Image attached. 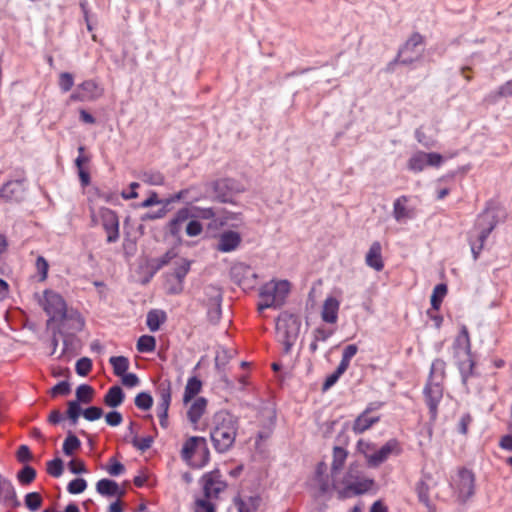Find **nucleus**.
Here are the masks:
<instances>
[{"instance_id":"1a4fd4ad","label":"nucleus","mask_w":512,"mask_h":512,"mask_svg":"<svg viewBox=\"0 0 512 512\" xmlns=\"http://www.w3.org/2000/svg\"><path fill=\"white\" fill-rule=\"evenodd\" d=\"M231 278L244 290H252L257 285L258 275L253 268L244 264L236 263L231 267Z\"/></svg>"},{"instance_id":"37998d69","label":"nucleus","mask_w":512,"mask_h":512,"mask_svg":"<svg viewBox=\"0 0 512 512\" xmlns=\"http://www.w3.org/2000/svg\"><path fill=\"white\" fill-rule=\"evenodd\" d=\"M140 179L149 185H162L164 177L157 171H144L140 175Z\"/></svg>"},{"instance_id":"de8ad7c7","label":"nucleus","mask_w":512,"mask_h":512,"mask_svg":"<svg viewBox=\"0 0 512 512\" xmlns=\"http://www.w3.org/2000/svg\"><path fill=\"white\" fill-rule=\"evenodd\" d=\"M203 230V227L199 221H197L195 218H190L185 223V232L187 236L189 237H195L201 234Z\"/></svg>"},{"instance_id":"473e14b6","label":"nucleus","mask_w":512,"mask_h":512,"mask_svg":"<svg viewBox=\"0 0 512 512\" xmlns=\"http://www.w3.org/2000/svg\"><path fill=\"white\" fill-rule=\"evenodd\" d=\"M427 166L426 153L418 151L414 153L408 160L407 167L410 171L418 173Z\"/></svg>"},{"instance_id":"864d4df0","label":"nucleus","mask_w":512,"mask_h":512,"mask_svg":"<svg viewBox=\"0 0 512 512\" xmlns=\"http://www.w3.org/2000/svg\"><path fill=\"white\" fill-rule=\"evenodd\" d=\"M232 358V352L225 349V348H219L216 351L215 355V365L217 368L223 367L226 365V363L229 361V359Z\"/></svg>"},{"instance_id":"49530a36","label":"nucleus","mask_w":512,"mask_h":512,"mask_svg":"<svg viewBox=\"0 0 512 512\" xmlns=\"http://www.w3.org/2000/svg\"><path fill=\"white\" fill-rule=\"evenodd\" d=\"M25 505L30 511L38 510L42 505L41 495L37 492H31L26 494Z\"/></svg>"},{"instance_id":"09e8293b","label":"nucleus","mask_w":512,"mask_h":512,"mask_svg":"<svg viewBox=\"0 0 512 512\" xmlns=\"http://www.w3.org/2000/svg\"><path fill=\"white\" fill-rule=\"evenodd\" d=\"M36 477V471L31 466H25L17 475L18 480L22 484L31 483Z\"/></svg>"},{"instance_id":"680f3d73","label":"nucleus","mask_w":512,"mask_h":512,"mask_svg":"<svg viewBox=\"0 0 512 512\" xmlns=\"http://www.w3.org/2000/svg\"><path fill=\"white\" fill-rule=\"evenodd\" d=\"M36 268H37L38 273L40 274V281L46 280L49 265L44 257H42V256L37 257Z\"/></svg>"},{"instance_id":"a18cd8bd","label":"nucleus","mask_w":512,"mask_h":512,"mask_svg":"<svg viewBox=\"0 0 512 512\" xmlns=\"http://www.w3.org/2000/svg\"><path fill=\"white\" fill-rule=\"evenodd\" d=\"M191 212V218H201V219H217V213L212 208H200V207H192L189 208Z\"/></svg>"},{"instance_id":"412c9836","label":"nucleus","mask_w":512,"mask_h":512,"mask_svg":"<svg viewBox=\"0 0 512 512\" xmlns=\"http://www.w3.org/2000/svg\"><path fill=\"white\" fill-rule=\"evenodd\" d=\"M241 243V236L238 232L235 231H226L223 232L217 244V250L221 252H231L234 251Z\"/></svg>"},{"instance_id":"4c0bfd02","label":"nucleus","mask_w":512,"mask_h":512,"mask_svg":"<svg viewBox=\"0 0 512 512\" xmlns=\"http://www.w3.org/2000/svg\"><path fill=\"white\" fill-rule=\"evenodd\" d=\"M156 348V340L153 336L142 335L137 341V350L141 353L153 352Z\"/></svg>"},{"instance_id":"bb28decb","label":"nucleus","mask_w":512,"mask_h":512,"mask_svg":"<svg viewBox=\"0 0 512 512\" xmlns=\"http://www.w3.org/2000/svg\"><path fill=\"white\" fill-rule=\"evenodd\" d=\"M96 490L103 496H122L123 491L120 490L115 481L109 479H101L96 484Z\"/></svg>"},{"instance_id":"3c124183","label":"nucleus","mask_w":512,"mask_h":512,"mask_svg":"<svg viewBox=\"0 0 512 512\" xmlns=\"http://www.w3.org/2000/svg\"><path fill=\"white\" fill-rule=\"evenodd\" d=\"M152 404L153 399L148 393L142 392L135 397V405L139 409L148 410L151 408Z\"/></svg>"},{"instance_id":"6e6552de","label":"nucleus","mask_w":512,"mask_h":512,"mask_svg":"<svg viewBox=\"0 0 512 512\" xmlns=\"http://www.w3.org/2000/svg\"><path fill=\"white\" fill-rule=\"evenodd\" d=\"M38 303L50 317V320H62L66 316L67 307L62 296L52 290H45L38 296Z\"/></svg>"},{"instance_id":"a211bd4d","label":"nucleus","mask_w":512,"mask_h":512,"mask_svg":"<svg viewBox=\"0 0 512 512\" xmlns=\"http://www.w3.org/2000/svg\"><path fill=\"white\" fill-rule=\"evenodd\" d=\"M459 498L466 501L474 494V475L471 471L462 469L459 471L456 482Z\"/></svg>"},{"instance_id":"c03bdc74","label":"nucleus","mask_w":512,"mask_h":512,"mask_svg":"<svg viewBox=\"0 0 512 512\" xmlns=\"http://www.w3.org/2000/svg\"><path fill=\"white\" fill-rule=\"evenodd\" d=\"M1 491L4 493V497L8 501H12L15 506H18L20 503L17 500V494L14 489V486L9 480L1 481Z\"/></svg>"},{"instance_id":"6e6d98bb","label":"nucleus","mask_w":512,"mask_h":512,"mask_svg":"<svg viewBox=\"0 0 512 512\" xmlns=\"http://www.w3.org/2000/svg\"><path fill=\"white\" fill-rule=\"evenodd\" d=\"M74 85V77L69 72H63L59 75V87L62 92H68Z\"/></svg>"},{"instance_id":"72a5a7b5","label":"nucleus","mask_w":512,"mask_h":512,"mask_svg":"<svg viewBox=\"0 0 512 512\" xmlns=\"http://www.w3.org/2000/svg\"><path fill=\"white\" fill-rule=\"evenodd\" d=\"M445 376V362L441 359H436L432 362L430 377L428 382H436L441 384Z\"/></svg>"},{"instance_id":"f8f14e48","label":"nucleus","mask_w":512,"mask_h":512,"mask_svg":"<svg viewBox=\"0 0 512 512\" xmlns=\"http://www.w3.org/2000/svg\"><path fill=\"white\" fill-rule=\"evenodd\" d=\"M211 187L215 192V198L219 202H232L231 193H241L244 188L232 179H221L211 183Z\"/></svg>"},{"instance_id":"9d476101","label":"nucleus","mask_w":512,"mask_h":512,"mask_svg":"<svg viewBox=\"0 0 512 512\" xmlns=\"http://www.w3.org/2000/svg\"><path fill=\"white\" fill-rule=\"evenodd\" d=\"M423 38L420 34L414 33L405 42L398 52V59L402 64H411L422 56Z\"/></svg>"},{"instance_id":"f3484780","label":"nucleus","mask_w":512,"mask_h":512,"mask_svg":"<svg viewBox=\"0 0 512 512\" xmlns=\"http://www.w3.org/2000/svg\"><path fill=\"white\" fill-rule=\"evenodd\" d=\"M25 186L23 180H12L6 182L0 188V199L6 202H19L23 199Z\"/></svg>"},{"instance_id":"e2e57ef3","label":"nucleus","mask_w":512,"mask_h":512,"mask_svg":"<svg viewBox=\"0 0 512 512\" xmlns=\"http://www.w3.org/2000/svg\"><path fill=\"white\" fill-rule=\"evenodd\" d=\"M210 498L198 499L195 503V512H214V505L209 501Z\"/></svg>"},{"instance_id":"393cba45","label":"nucleus","mask_w":512,"mask_h":512,"mask_svg":"<svg viewBox=\"0 0 512 512\" xmlns=\"http://www.w3.org/2000/svg\"><path fill=\"white\" fill-rule=\"evenodd\" d=\"M191 218V212L189 208H182L180 209L174 218L169 222L168 229L169 232L175 236L179 237L181 230L184 226V224Z\"/></svg>"},{"instance_id":"f03ea898","label":"nucleus","mask_w":512,"mask_h":512,"mask_svg":"<svg viewBox=\"0 0 512 512\" xmlns=\"http://www.w3.org/2000/svg\"><path fill=\"white\" fill-rule=\"evenodd\" d=\"M470 338L465 325L461 326L460 333L454 340L453 352L462 376L463 384L469 389V380L473 377L474 362L470 352Z\"/></svg>"},{"instance_id":"13d9d810","label":"nucleus","mask_w":512,"mask_h":512,"mask_svg":"<svg viewBox=\"0 0 512 512\" xmlns=\"http://www.w3.org/2000/svg\"><path fill=\"white\" fill-rule=\"evenodd\" d=\"M92 368V362L89 358L83 357L76 362V372L80 376H86Z\"/></svg>"},{"instance_id":"69168bd1","label":"nucleus","mask_w":512,"mask_h":512,"mask_svg":"<svg viewBox=\"0 0 512 512\" xmlns=\"http://www.w3.org/2000/svg\"><path fill=\"white\" fill-rule=\"evenodd\" d=\"M416 491L419 500L424 503L426 506H429V495H428V486L424 482H419L416 486Z\"/></svg>"},{"instance_id":"7ed1b4c3","label":"nucleus","mask_w":512,"mask_h":512,"mask_svg":"<svg viewBox=\"0 0 512 512\" xmlns=\"http://www.w3.org/2000/svg\"><path fill=\"white\" fill-rule=\"evenodd\" d=\"M372 484V480L360 476L357 464H351L343 481L336 482L334 489L337 491L339 498H349L365 493L371 488Z\"/></svg>"},{"instance_id":"7c9ffc66","label":"nucleus","mask_w":512,"mask_h":512,"mask_svg":"<svg viewBox=\"0 0 512 512\" xmlns=\"http://www.w3.org/2000/svg\"><path fill=\"white\" fill-rule=\"evenodd\" d=\"M166 313L162 310L154 309L148 312L146 324L150 331L159 330L160 326L166 321Z\"/></svg>"},{"instance_id":"f704fd0d","label":"nucleus","mask_w":512,"mask_h":512,"mask_svg":"<svg viewBox=\"0 0 512 512\" xmlns=\"http://www.w3.org/2000/svg\"><path fill=\"white\" fill-rule=\"evenodd\" d=\"M201 387H202V383L198 378H196V377L189 378L187 381V384L185 386L184 397H183L184 402L187 403L194 396H196L200 392Z\"/></svg>"},{"instance_id":"423d86ee","label":"nucleus","mask_w":512,"mask_h":512,"mask_svg":"<svg viewBox=\"0 0 512 512\" xmlns=\"http://www.w3.org/2000/svg\"><path fill=\"white\" fill-rule=\"evenodd\" d=\"M301 320L294 315L283 314L276 323L277 339L284 346V352L289 353L298 340Z\"/></svg>"},{"instance_id":"a19ab883","label":"nucleus","mask_w":512,"mask_h":512,"mask_svg":"<svg viewBox=\"0 0 512 512\" xmlns=\"http://www.w3.org/2000/svg\"><path fill=\"white\" fill-rule=\"evenodd\" d=\"M80 445V440L74 434L69 432L63 443V452L65 455L71 456L74 451L80 447Z\"/></svg>"},{"instance_id":"052dcab7","label":"nucleus","mask_w":512,"mask_h":512,"mask_svg":"<svg viewBox=\"0 0 512 512\" xmlns=\"http://www.w3.org/2000/svg\"><path fill=\"white\" fill-rule=\"evenodd\" d=\"M83 417L88 421H95L102 417L103 410L96 406H91L82 412Z\"/></svg>"},{"instance_id":"cd10ccee","label":"nucleus","mask_w":512,"mask_h":512,"mask_svg":"<svg viewBox=\"0 0 512 512\" xmlns=\"http://www.w3.org/2000/svg\"><path fill=\"white\" fill-rule=\"evenodd\" d=\"M205 294L208 298V304L210 305V307H215L216 318H218L221 314V289L216 286H208L205 289Z\"/></svg>"},{"instance_id":"ea45409f","label":"nucleus","mask_w":512,"mask_h":512,"mask_svg":"<svg viewBox=\"0 0 512 512\" xmlns=\"http://www.w3.org/2000/svg\"><path fill=\"white\" fill-rule=\"evenodd\" d=\"M447 293V287L444 284H438L433 289V293L431 295V306L434 310H438L440 308L441 302L444 296Z\"/></svg>"},{"instance_id":"774afa93","label":"nucleus","mask_w":512,"mask_h":512,"mask_svg":"<svg viewBox=\"0 0 512 512\" xmlns=\"http://www.w3.org/2000/svg\"><path fill=\"white\" fill-rule=\"evenodd\" d=\"M122 415L118 411H111L106 414L105 421L110 426H118L122 423Z\"/></svg>"},{"instance_id":"e433bc0d","label":"nucleus","mask_w":512,"mask_h":512,"mask_svg":"<svg viewBox=\"0 0 512 512\" xmlns=\"http://www.w3.org/2000/svg\"><path fill=\"white\" fill-rule=\"evenodd\" d=\"M109 362L116 376H122L129 368V360L124 356H112Z\"/></svg>"},{"instance_id":"dca6fc26","label":"nucleus","mask_w":512,"mask_h":512,"mask_svg":"<svg viewBox=\"0 0 512 512\" xmlns=\"http://www.w3.org/2000/svg\"><path fill=\"white\" fill-rule=\"evenodd\" d=\"M424 394L430 416L432 419H435L438 412V404L443 396L442 385L436 382H428L424 389Z\"/></svg>"},{"instance_id":"c756f323","label":"nucleus","mask_w":512,"mask_h":512,"mask_svg":"<svg viewBox=\"0 0 512 512\" xmlns=\"http://www.w3.org/2000/svg\"><path fill=\"white\" fill-rule=\"evenodd\" d=\"M221 226L239 227L243 223L242 215L238 212L223 211L216 219Z\"/></svg>"},{"instance_id":"5fc2aeb1","label":"nucleus","mask_w":512,"mask_h":512,"mask_svg":"<svg viewBox=\"0 0 512 512\" xmlns=\"http://www.w3.org/2000/svg\"><path fill=\"white\" fill-rule=\"evenodd\" d=\"M80 414H81V407H80L78 401H70L68 403L67 416L73 425H75L77 423Z\"/></svg>"},{"instance_id":"4d7b16f0","label":"nucleus","mask_w":512,"mask_h":512,"mask_svg":"<svg viewBox=\"0 0 512 512\" xmlns=\"http://www.w3.org/2000/svg\"><path fill=\"white\" fill-rule=\"evenodd\" d=\"M234 502H235L238 512H255V510H256L254 501L252 498H248V500L236 498L234 500Z\"/></svg>"},{"instance_id":"a878e982","label":"nucleus","mask_w":512,"mask_h":512,"mask_svg":"<svg viewBox=\"0 0 512 512\" xmlns=\"http://www.w3.org/2000/svg\"><path fill=\"white\" fill-rule=\"evenodd\" d=\"M379 421L378 416L369 415V411L362 412L354 421L352 430L355 434H362Z\"/></svg>"},{"instance_id":"bf43d9fd","label":"nucleus","mask_w":512,"mask_h":512,"mask_svg":"<svg viewBox=\"0 0 512 512\" xmlns=\"http://www.w3.org/2000/svg\"><path fill=\"white\" fill-rule=\"evenodd\" d=\"M132 443L134 447H136L140 451H146L149 449L153 443V438L151 436H146L142 438H138L137 435H134L132 439Z\"/></svg>"},{"instance_id":"6ab92c4d","label":"nucleus","mask_w":512,"mask_h":512,"mask_svg":"<svg viewBox=\"0 0 512 512\" xmlns=\"http://www.w3.org/2000/svg\"><path fill=\"white\" fill-rule=\"evenodd\" d=\"M190 270V262L182 259L171 275L175 276V286H169V294H179L183 290V280Z\"/></svg>"},{"instance_id":"338daca9","label":"nucleus","mask_w":512,"mask_h":512,"mask_svg":"<svg viewBox=\"0 0 512 512\" xmlns=\"http://www.w3.org/2000/svg\"><path fill=\"white\" fill-rule=\"evenodd\" d=\"M70 392V385L67 381H61L51 389L52 396L67 395Z\"/></svg>"},{"instance_id":"c85d7f7f","label":"nucleus","mask_w":512,"mask_h":512,"mask_svg":"<svg viewBox=\"0 0 512 512\" xmlns=\"http://www.w3.org/2000/svg\"><path fill=\"white\" fill-rule=\"evenodd\" d=\"M124 401V393L120 386H112L104 397V403L111 408L120 406Z\"/></svg>"},{"instance_id":"20e7f679","label":"nucleus","mask_w":512,"mask_h":512,"mask_svg":"<svg viewBox=\"0 0 512 512\" xmlns=\"http://www.w3.org/2000/svg\"><path fill=\"white\" fill-rule=\"evenodd\" d=\"M290 291V283L287 280H271L265 283L260 289V303L258 310L271 307H280L283 305L286 296Z\"/></svg>"},{"instance_id":"9b49d317","label":"nucleus","mask_w":512,"mask_h":512,"mask_svg":"<svg viewBox=\"0 0 512 512\" xmlns=\"http://www.w3.org/2000/svg\"><path fill=\"white\" fill-rule=\"evenodd\" d=\"M202 484L206 498H217L227 486L218 470L206 473L202 477Z\"/></svg>"},{"instance_id":"b1692460","label":"nucleus","mask_w":512,"mask_h":512,"mask_svg":"<svg viewBox=\"0 0 512 512\" xmlns=\"http://www.w3.org/2000/svg\"><path fill=\"white\" fill-rule=\"evenodd\" d=\"M366 264L373 268L376 271H381L383 269V260H382V247L379 242H374L371 244L366 257Z\"/></svg>"},{"instance_id":"8fccbe9b","label":"nucleus","mask_w":512,"mask_h":512,"mask_svg":"<svg viewBox=\"0 0 512 512\" xmlns=\"http://www.w3.org/2000/svg\"><path fill=\"white\" fill-rule=\"evenodd\" d=\"M47 471L53 477H60L63 473V461L60 458L49 461L47 463Z\"/></svg>"},{"instance_id":"4be33fe9","label":"nucleus","mask_w":512,"mask_h":512,"mask_svg":"<svg viewBox=\"0 0 512 512\" xmlns=\"http://www.w3.org/2000/svg\"><path fill=\"white\" fill-rule=\"evenodd\" d=\"M340 307V302L333 296H329L325 299L322 311L321 318L324 322L334 324L338 320V311Z\"/></svg>"},{"instance_id":"39448f33","label":"nucleus","mask_w":512,"mask_h":512,"mask_svg":"<svg viewBox=\"0 0 512 512\" xmlns=\"http://www.w3.org/2000/svg\"><path fill=\"white\" fill-rule=\"evenodd\" d=\"M182 459L192 468H202L209 460V449L204 437L191 436L181 449Z\"/></svg>"},{"instance_id":"0eeeda50","label":"nucleus","mask_w":512,"mask_h":512,"mask_svg":"<svg viewBox=\"0 0 512 512\" xmlns=\"http://www.w3.org/2000/svg\"><path fill=\"white\" fill-rule=\"evenodd\" d=\"M496 225V216L491 211H485L478 217L475 225V229L477 230V239H470L471 251L475 260L478 258L487 237Z\"/></svg>"},{"instance_id":"2eb2a0df","label":"nucleus","mask_w":512,"mask_h":512,"mask_svg":"<svg viewBox=\"0 0 512 512\" xmlns=\"http://www.w3.org/2000/svg\"><path fill=\"white\" fill-rule=\"evenodd\" d=\"M102 225L107 233V242L114 243L119 239V220L114 211L104 208L100 211Z\"/></svg>"},{"instance_id":"79ce46f5","label":"nucleus","mask_w":512,"mask_h":512,"mask_svg":"<svg viewBox=\"0 0 512 512\" xmlns=\"http://www.w3.org/2000/svg\"><path fill=\"white\" fill-rule=\"evenodd\" d=\"M93 394H94V390L91 386H89L87 384H82V385L78 386L76 389V397H77L76 401H78V403L79 402L90 403L92 401Z\"/></svg>"},{"instance_id":"58836bf2","label":"nucleus","mask_w":512,"mask_h":512,"mask_svg":"<svg viewBox=\"0 0 512 512\" xmlns=\"http://www.w3.org/2000/svg\"><path fill=\"white\" fill-rule=\"evenodd\" d=\"M512 96V80L507 81L505 84L501 85L498 90L490 93L487 97L488 101L494 103L501 97H510Z\"/></svg>"},{"instance_id":"0e129e2a","label":"nucleus","mask_w":512,"mask_h":512,"mask_svg":"<svg viewBox=\"0 0 512 512\" xmlns=\"http://www.w3.org/2000/svg\"><path fill=\"white\" fill-rule=\"evenodd\" d=\"M357 450L359 453L363 454L368 461V457L373 454L374 445L361 439L357 442Z\"/></svg>"},{"instance_id":"aec40b11","label":"nucleus","mask_w":512,"mask_h":512,"mask_svg":"<svg viewBox=\"0 0 512 512\" xmlns=\"http://www.w3.org/2000/svg\"><path fill=\"white\" fill-rule=\"evenodd\" d=\"M171 402V392L170 387H161L160 389V399L157 406V413L160 420V425L164 428L167 427L168 424V409Z\"/></svg>"},{"instance_id":"603ef678","label":"nucleus","mask_w":512,"mask_h":512,"mask_svg":"<svg viewBox=\"0 0 512 512\" xmlns=\"http://www.w3.org/2000/svg\"><path fill=\"white\" fill-rule=\"evenodd\" d=\"M86 487L87 482L85 479L76 478L68 484L67 490L70 494H80L85 491Z\"/></svg>"},{"instance_id":"4468645a","label":"nucleus","mask_w":512,"mask_h":512,"mask_svg":"<svg viewBox=\"0 0 512 512\" xmlns=\"http://www.w3.org/2000/svg\"><path fill=\"white\" fill-rule=\"evenodd\" d=\"M401 449L399 442L395 439L387 441L380 449L376 450L368 457V465L378 467L385 462L391 455H398Z\"/></svg>"},{"instance_id":"ddd939ff","label":"nucleus","mask_w":512,"mask_h":512,"mask_svg":"<svg viewBox=\"0 0 512 512\" xmlns=\"http://www.w3.org/2000/svg\"><path fill=\"white\" fill-rule=\"evenodd\" d=\"M103 89L93 80L81 83L74 93L70 95L71 101H93L100 98Z\"/></svg>"},{"instance_id":"f257e3e1","label":"nucleus","mask_w":512,"mask_h":512,"mask_svg":"<svg viewBox=\"0 0 512 512\" xmlns=\"http://www.w3.org/2000/svg\"><path fill=\"white\" fill-rule=\"evenodd\" d=\"M238 430V418L228 411H219L214 416V428L211 439L214 448L220 452H227L234 444Z\"/></svg>"},{"instance_id":"5701e85b","label":"nucleus","mask_w":512,"mask_h":512,"mask_svg":"<svg viewBox=\"0 0 512 512\" xmlns=\"http://www.w3.org/2000/svg\"><path fill=\"white\" fill-rule=\"evenodd\" d=\"M408 199L405 196L397 198L393 203V216L399 223H404L414 217V211L407 206Z\"/></svg>"},{"instance_id":"2f4dec72","label":"nucleus","mask_w":512,"mask_h":512,"mask_svg":"<svg viewBox=\"0 0 512 512\" xmlns=\"http://www.w3.org/2000/svg\"><path fill=\"white\" fill-rule=\"evenodd\" d=\"M206 400L204 398L196 399L190 406L187 415L191 423L196 424L206 409Z\"/></svg>"},{"instance_id":"c9c22d12","label":"nucleus","mask_w":512,"mask_h":512,"mask_svg":"<svg viewBox=\"0 0 512 512\" xmlns=\"http://www.w3.org/2000/svg\"><path fill=\"white\" fill-rule=\"evenodd\" d=\"M348 453L344 448L341 447H334L333 449V460L331 464L332 472H337L342 469L346 459H347Z\"/></svg>"}]
</instances>
